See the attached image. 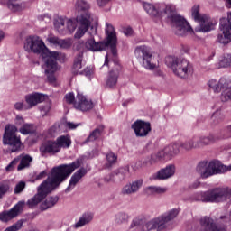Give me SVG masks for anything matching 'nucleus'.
<instances>
[{"label": "nucleus", "instance_id": "obj_41", "mask_svg": "<svg viewBox=\"0 0 231 231\" xmlns=\"http://www.w3.org/2000/svg\"><path fill=\"white\" fill-rule=\"evenodd\" d=\"M203 143V138L201 136H195L191 139V145L193 149H199Z\"/></svg>", "mask_w": 231, "mask_h": 231}, {"label": "nucleus", "instance_id": "obj_34", "mask_svg": "<svg viewBox=\"0 0 231 231\" xmlns=\"http://www.w3.org/2000/svg\"><path fill=\"white\" fill-rule=\"evenodd\" d=\"M169 190L167 187L162 186H150L146 188L147 194H165Z\"/></svg>", "mask_w": 231, "mask_h": 231}, {"label": "nucleus", "instance_id": "obj_16", "mask_svg": "<svg viewBox=\"0 0 231 231\" xmlns=\"http://www.w3.org/2000/svg\"><path fill=\"white\" fill-rule=\"evenodd\" d=\"M131 127L137 138H146L152 131L151 123L143 120H136L132 124Z\"/></svg>", "mask_w": 231, "mask_h": 231}, {"label": "nucleus", "instance_id": "obj_20", "mask_svg": "<svg viewBox=\"0 0 231 231\" xmlns=\"http://www.w3.org/2000/svg\"><path fill=\"white\" fill-rule=\"evenodd\" d=\"M48 98V96L39 92H33L25 96V102L28 106V109H32L38 104H42L44 100Z\"/></svg>", "mask_w": 231, "mask_h": 231}, {"label": "nucleus", "instance_id": "obj_52", "mask_svg": "<svg viewBox=\"0 0 231 231\" xmlns=\"http://www.w3.org/2000/svg\"><path fill=\"white\" fill-rule=\"evenodd\" d=\"M214 142H216V137H214V135H208L204 138L205 145H209V143H214Z\"/></svg>", "mask_w": 231, "mask_h": 231}, {"label": "nucleus", "instance_id": "obj_8", "mask_svg": "<svg viewBox=\"0 0 231 231\" xmlns=\"http://www.w3.org/2000/svg\"><path fill=\"white\" fill-rule=\"evenodd\" d=\"M17 126L15 125H7L5 127V133L3 135L4 145H10L11 152H16L21 149L23 143H21V136L17 135Z\"/></svg>", "mask_w": 231, "mask_h": 231}, {"label": "nucleus", "instance_id": "obj_7", "mask_svg": "<svg viewBox=\"0 0 231 231\" xmlns=\"http://www.w3.org/2000/svg\"><path fill=\"white\" fill-rule=\"evenodd\" d=\"M178 214H180V211L177 208H173L144 225H139L137 226V231H150L154 230V228H157L159 231L165 230L169 221L175 219Z\"/></svg>", "mask_w": 231, "mask_h": 231}, {"label": "nucleus", "instance_id": "obj_63", "mask_svg": "<svg viewBox=\"0 0 231 231\" xmlns=\"http://www.w3.org/2000/svg\"><path fill=\"white\" fill-rule=\"evenodd\" d=\"M3 39H5V32L0 30V42L3 41Z\"/></svg>", "mask_w": 231, "mask_h": 231}, {"label": "nucleus", "instance_id": "obj_4", "mask_svg": "<svg viewBox=\"0 0 231 231\" xmlns=\"http://www.w3.org/2000/svg\"><path fill=\"white\" fill-rule=\"evenodd\" d=\"M89 8H91V5L86 0H77L75 9L82 13L76 18L78 29L74 35L75 39H82L88 30L91 28L93 21H95V15L89 12Z\"/></svg>", "mask_w": 231, "mask_h": 231}, {"label": "nucleus", "instance_id": "obj_56", "mask_svg": "<svg viewBox=\"0 0 231 231\" xmlns=\"http://www.w3.org/2000/svg\"><path fill=\"white\" fill-rule=\"evenodd\" d=\"M46 176H48V172L43 171L36 176V180H43V178H46Z\"/></svg>", "mask_w": 231, "mask_h": 231}, {"label": "nucleus", "instance_id": "obj_59", "mask_svg": "<svg viewBox=\"0 0 231 231\" xmlns=\"http://www.w3.org/2000/svg\"><path fill=\"white\" fill-rule=\"evenodd\" d=\"M23 107H24V103H23V102H17L14 104V108L17 111H21L23 109Z\"/></svg>", "mask_w": 231, "mask_h": 231}, {"label": "nucleus", "instance_id": "obj_10", "mask_svg": "<svg viewBox=\"0 0 231 231\" xmlns=\"http://www.w3.org/2000/svg\"><path fill=\"white\" fill-rule=\"evenodd\" d=\"M104 66H115V69H113L107 75L106 79V88H116V84H118V76L120 75V64H118V61H116V57H114L112 60H109V54L106 55L105 58V64Z\"/></svg>", "mask_w": 231, "mask_h": 231}, {"label": "nucleus", "instance_id": "obj_47", "mask_svg": "<svg viewBox=\"0 0 231 231\" xmlns=\"http://www.w3.org/2000/svg\"><path fill=\"white\" fill-rule=\"evenodd\" d=\"M75 100H77V98H75V94L73 93H68L65 96V101L67 102V104H73V106H75Z\"/></svg>", "mask_w": 231, "mask_h": 231}, {"label": "nucleus", "instance_id": "obj_38", "mask_svg": "<svg viewBox=\"0 0 231 231\" xmlns=\"http://www.w3.org/2000/svg\"><path fill=\"white\" fill-rule=\"evenodd\" d=\"M116 160H118V157L112 152H109L106 154V168L109 169V167H113L115 163H116Z\"/></svg>", "mask_w": 231, "mask_h": 231}, {"label": "nucleus", "instance_id": "obj_6", "mask_svg": "<svg viewBox=\"0 0 231 231\" xmlns=\"http://www.w3.org/2000/svg\"><path fill=\"white\" fill-rule=\"evenodd\" d=\"M166 64L179 79H189L194 73V68L189 60L183 58L168 57Z\"/></svg>", "mask_w": 231, "mask_h": 231}, {"label": "nucleus", "instance_id": "obj_25", "mask_svg": "<svg viewBox=\"0 0 231 231\" xmlns=\"http://www.w3.org/2000/svg\"><path fill=\"white\" fill-rule=\"evenodd\" d=\"M204 229L205 231H226V226L221 224L216 225L210 217H205Z\"/></svg>", "mask_w": 231, "mask_h": 231}, {"label": "nucleus", "instance_id": "obj_54", "mask_svg": "<svg viewBox=\"0 0 231 231\" xmlns=\"http://www.w3.org/2000/svg\"><path fill=\"white\" fill-rule=\"evenodd\" d=\"M57 131H59V125H54L53 126H51L49 129V133L51 136H55V133H57Z\"/></svg>", "mask_w": 231, "mask_h": 231}, {"label": "nucleus", "instance_id": "obj_46", "mask_svg": "<svg viewBox=\"0 0 231 231\" xmlns=\"http://www.w3.org/2000/svg\"><path fill=\"white\" fill-rule=\"evenodd\" d=\"M8 190H10V186L7 183L0 184V199L6 194V192H8Z\"/></svg>", "mask_w": 231, "mask_h": 231}, {"label": "nucleus", "instance_id": "obj_12", "mask_svg": "<svg viewBox=\"0 0 231 231\" xmlns=\"http://www.w3.org/2000/svg\"><path fill=\"white\" fill-rule=\"evenodd\" d=\"M180 143H174L166 146L164 149L160 150L156 153L152 155L151 163H158L165 160V158H174L177 154H180Z\"/></svg>", "mask_w": 231, "mask_h": 231}, {"label": "nucleus", "instance_id": "obj_13", "mask_svg": "<svg viewBox=\"0 0 231 231\" xmlns=\"http://www.w3.org/2000/svg\"><path fill=\"white\" fill-rule=\"evenodd\" d=\"M220 33L217 35V42L230 44L231 42V12L227 13V19L221 18L219 23Z\"/></svg>", "mask_w": 231, "mask_h": 231}, {"label": "nucleus", "instance_id": "obj_42", "mask_svg": "<svg viewBox=\"0 0 231 231\" xmlns=\"http://www.w3.org/2000/svg\"><path fill=\"white\" fill-rule=\"evenodd\" d=\"M47 41L48 42H50V44L55 46V48H59L60 42V39L59 37L54 35H49Z\"/></svg>", "mask_w": 231, "mask_h": 231}, {"label": "nucleus", "instance_id": "obj_43", "mask_svg": "<svg viewBox=\"0 0 231 231\" xmlns=\"http://www.w3.org/2000/svg\"><path fill=\"white\" fill-rule=\"evenodd\" d=\"M101 134V131L100 129H95L90 134L89 136L87 138L86 142H95V140H97V138H99Z\"/></svg>", "mask_w": 231, "mask_h": 231}, {"label": "nucleus", "instance_id": "obj_45", "mask_svg": "<svg viewBox=\"0 0 231 231\" xmlns=\"http://www.w3.org/2000/svg\"><path fill=\"white\" fill-rule=\"evenodd\" d=\"M26 123L24 122V117L22 116H16L14 118V126L23 127Z\"/></svg>", "mask_w": 231, "mask_h": 231}, {"label": "nucleus", "instance_id": "obj_64", "mask_svg": "<svg viewBox=\"0 0 231 231\" xmlns=\"http://www.w3.org/2000/svg\"><path fill=\"white\" fill-rule=\"evenodd\" d=\"M227 130L229 131V133H231V125L227 127Z\"/></svg>", "mask_w": 231, "mask_h": 231}, {"label": "nucleus", "instance_id": "obj_48", "mask_svg": "<svg viewBox=\"0 0 231 231\" xmlns=\"http://www.w3.org/2000/svg\"><path fill=\"white\" fill-rule=\"evenodd\" d=\"M25 187L26 183L24 181H20L14 188V194H21V191L24 190Z\"/></svg>", "mask_w": 231, "mask_h": 231}, {"label": "nucleus", "instance_id": "obj_53", "mask_svg": "<svg viewBox=\"0 0 231 231\" xmlns=\"http://www.w3.org/2000/svg\"><path fill=\"white\" fill-rule=\"evenodd\" d=\"M94 73L93 69L91 68H86L82 70V73H79V75H85L86 77H91Z\"/></svg>", "mask_w": 231, "mask_h": 231}, {"label": "nucleus", "instance_id": "obj_9", "mask_svg": "<svg viewBox=\"0 0 231 231\" xmlns=\"http://www.w3.org/2000/svg\"><path fill=\"white\" fill-rule=\"evenodd\" d=\"M134 54L135 57L142 61V64L145 69H156V60H154V56H152L151 48L145 45H141L136 47Z\"/></svg>", "mask_w": 231, "mask_h": 231}, {"label": "nucleus", "instance_id": "obj_55", "mask_svg": "<svg viewBox=\"0 0 231 231\" xmlns=\"http://www.w3.org/2000/svg\"><path fill=\"white\" fill-rule=\"evenodd\" d=\"M220 221H223V223H227L228 221L231 220V211L229 213V217H226V215H222L219 217Z\"/></svg>", "mask_w": 231, "mask_h": 231}, {"label": "nucleus", "instance_id": "obj_40", "mask_svg": "<svg viewBox=\"0 0 231 231\" xmlns=\"http://www.w3.org/2000/svg\"><path fill=\"white\" fill-rule=\"evenodd\" d=\"M39 110L42 116H46L51 110V102H48L45 105L40 106Z\"/></svg>", "mask_w": 231, "mask_h": 231}, {"label": "nucleus", "instance_id": "obj_35", "mask_svg": "<svg viewBox=\"0 0 231 231\" xmlns=\"http://www.w3.org/2000/svg\"><path fill=\"white\" fill-rule=\"evenodd\" d=\"M35 132V125L32 123H25L22 127L19 128L21 134H32Z\"/></svg>", "mask_w": 231, "mask_h": 231}, {"label": "nucleus", "instance_id": "obj_5", "mask_svg": "<svg viewBox=\"0 0 231 231\" xmlns=\"http://www.w3.org/2000/svg\"><path fill=\"white\" fill-rule=\"evenodd\" d=\"M106 34V43L103 42H95V39L90 38L85 42V48L90 51H102L106 50V46H109L113 57H116V32L115 27L109 23H106L105 29Z\"/></svg>", "mask_w": 231, "mask_h": 231}, {"label": "nucleus", "instance_id": "obj_60", "mask_svg": "<svg viewBox=\"0 0 231 231\" xmlns=\"http://www.w3.org/2000/svg\"><path fill=\"white\" fill-rule=\"evenodd\" d=\"M111 0H97L98 6H106Z\"/></svg>", "mask_w": 231, "mask_h": 231}, {"label": "nucleus", "instance_id": "obj_26", "mask_svg": "<svg viewBox=\"0 0 231 231\" xmlns=\"http://www.w3.org/2000/svg\"><path fill=\"white\" fill-rule=\"evenodd\" d=\"M93 221V213L85 212L83 213L79 220L74 224V228H82V226H86V225H89Z\"/></svg>", "mask_w": 231, "mask_h": 231}, {"label": "nucleus", "instance_id": "obj_51", "mask_svg": "<svg viewBox=\"0 0 231 231\" xmlns=\"http://www.w3.org/2000/svg\"><path fill=\"white\" fill-rule=\"evenodd\" d=\"M196 172L200 176V178H203V162H199L196 167Z\"/></svg>", "mask_w": 231, "mask_h": 231}, {"label": "nucleus", "instance_id": "obj_58", "mask_svg": "<svg viewBox=\"0 0 231 231\" xmlns=\"http://www.w3.org/2000/svg\"><path fill=\"white\" fill-rule=\"evenodd\" d=\"M138 226H140V225L136 220H133L132 223L130 224V229L135 228V231H138Z\"/></svg>", "mask_w": 231, "mask_h": 231}, {"label": "nucleus", "instance_id": "obj_29", "mask_svg": "<svg viewBox=\"0 0 231 231\" xmlns=\"http://www.w3.org/2000/svg\"><path fill=\"white\" fill-rule=\"evenodd\" d=\"M56 143L60 151H61V149H69V147H71V136L60 135L56 139Z\"/></svg>", "mask_w": 231, "mask_h": 231}, {"label": "nucleus", "instance_id": "obj_39", "mask_svg": "<svg viewBox=\"0 0 231 231\" xmlns=\"http://www.w3.org/2000/svg\"><path fill=\"white\" fill-rule=\"evenodd\" d=\"M71 44H73V40L67 38V39H60V45L58 48H61L66 50L68 48H71Z\"/></svg>", "mask_w": 231, "mask_h": 231}, {"label": "nucleus", "instance_id": "obj_1", "mask_svg": "<svg viewBox=\"0 0 231 231\" xmlns=\"http://www.w3.org/2000/svg\"><path fill=\"white\" fill-rule=\"evenodd\" d=\"M82 165V161L79 159L69 164H61L54 167L51 171V175L43 181L37 189V194L27 201L30 208L37 207L46 196L55 190L66 178L71 176L76 169Z\"/></svg>", "mask_w": 231, "mask_h": 231}, {"label": "nucleus", "instance_id": "obj_2", "mask_svg": "<svg viewBox=\"0 0 231 231\" xmlns=\"http://www.w3.org/2000/svg\"><path fill=\"white\" fill-rule=\"evenodd\" d=\"M23 48L28 53H38L42 55V59L45 63L44 69L47 79L51 82V84H53V82L56 80L53 73L59 69L57 67L59 52L50 51L48 48H46V44H44L42 39L36 35L28 36L25 39Z\"/></svg>", "mask_w": 231, "mask_h": 231}, {"label": "nucleus", "instance_id": "obj_36", "mask_svg": "<svg viewBox=\"0 0 231 231\" xmlns=\"http://www.w3.org/2000/svg\"><path fill=\"white\" fill-rule=\"evenodd\" d=\"M21 0H5V5L12 10V12H19V10L23 9L21 4H19Z\"/></svg>", "mask_w": 231, "mask_h": 231}, {"label": "nucleus", "instance_id": "obj_11", "mask_svg": "<svg viewBox=\"0 0 231 231\" xmlns=\"http://www.w3.org/2000/svg\"><path fill=\"white\" fill-rule=\"evenodd\" d=\"M226 199H231V188H216L204 193V201L221 203Z\"/></svg>", "mask_w": 231, "mask_h": 231}, {"label": "nucleus", "instance_id": "obj_33", "mask_svg": "<svg viewBox=\"0 0 231 231\" xmlns=\"http://www.w3.org/2000/svg\"><path fill=\"white\" fill-rule=\"evenodd\" d=\"M33 158L30 155H21L20 164L18 165L17 170L23 171V169H26V167H30V163H32Z\"/></svg>", "mask_w": 231, "mask_h": 231}, {"label": "nucleus", "instance_id": "obj_14", "mask_svg": "<svg viewBox=\"0 0 231 231\" xmlns=\"http://www.w3.org/2000/svg\"><path fill=\"white\" fill-rule=\"evenodd\" d=\"M228 171H231V164L226 166L219 161H210L205 164L203 178H208L209 176H214V174H224Z\"/></svg>", "mask_w": 231, "mask_h": 231}, {"label": "nucleus", "instance_id": "obj_24", "mask_svg": "<svg viewBox=\"0 0 231 231\" xmlns=\"http://www.w3.org/2000/svg\"><path fill=\"white\" fill-rule=\"evenodd\" d=\"M143 185V180L142 179L134 180L132 183H128L122 189V194L126 196H131V194H136V192H138V190L142 189Z\"/></svg>", "mask_w": 231, "mask_h": 231}, {"label": "nucleus", "instance_id": "obj_31", "mask_svg": "<svg viewBox=\"0 0 231 231\" xmlns=\"http://www.w3.org/2000/svg\"><path fill=\"white\" fill-rule=\"evenodd\" d=\"M59 201L58 197H49L45 199L44 202L41 204V210H48V208H51V207H55L57 202Z\"/></svg>", "mask_w": 231, "mask_h": 231}, {"label": "nucleus", "instance_id": "obj_49", "mask_svg": "<svg viewBox=\"0 0 231 231\" xmlns=\"http://www.w3.org/2000/svg\"><path fill=\"white\" fill-rule=\"evenodd\" d=\"M64 125L69 130H74L77 127H79V125H80V124H75L73 122L67 121V122H65Z\"/></svg>", "mask_w": 231, "mask_h": 231}, {"label": "nucleus", "instance_id": "obj_3", "mask_svg": "<svg viewBox=\"0 0 231 231\" xmlns=\"http://www.w3.org/2000/svg\"><path fill=\"white\" fill-rule=\"evenodd\" d=\"M191 17L199 26L195 30L190 26V23L181 15L173 16L172 20L175 23V33L179 37H186V35H198L203 32V15L199 14V5H194L191 8Z\"/></svg>", "mask_w": 231, "mask_h": 231}, {"label": "nucleus", "instance_id": "obj_22", "mask_svg": "<svg viewBox=\"0 0 231 231\" xmlns=\"http://www.w3.org/2000/svg\"><path fill=\"white\" fill-rule=\"evenodd\" d=\"M87 172L88 171L84 168H80L79 170H78L71 176L69 182V186L65 189V192H71V190H73V189H75V187H77V183H79V181H80V180H82V178H84V176H86Z\"/></svg>", "mask_w": 231, "mask_h": 231}, {"label": "nucleus", "instance_id": "obj_18", "mask_svg": "<svg viewBox=\"0 0 231 231\" xmlns=\"http://www.w3.org/2000/svg\"><path fill=\"white\" fill-rule=\"evenodd\" d=\"M60 152V149L59 148V144H57V141L48 140L40 146V152L42 156H46V154L55 156V154L59 153Z\"/></svg>", "mask_w": 231, "mask_h": 231}, {"label": "nucleus", "instance_id": "obj_62", "mask_svg": "<svg viewBox=\"0 0 231 231\" xmlns=\"http://www.w3.org/2000/svg\"><path fill=\"white\" fill-rule=\"evenodd\" d=\"M226 8H231V0H224Z\"/></svg>", "mask_w": 231, "mask_h": 231}, {"label": "nucleus", "instance_id": "obj_17", "mask_svg": "<svg viewBox=\"0 0 231 231\" xmlns=\"http://www.w3.org/2000/svg\"><path fill=\"white\" fill-rule=\"evenodd\" d=\"M74 107L77 109V111H82L83 113H86V111H91V109L94 107V105L91 99H88L81 93H78L74 102Z\"/></svg>", "mask_w": 231, "mask_h": 231}, {"label": "nucleus", "instance_id": "obj_15", "mask_svg": "<svg viewBox=\"0 0 231 231\" xmlns=\"http://www.w3.org/2000/svg\"><path fill=\"white\" fill-rule=\"evenodd\" d=\"M54 28L61 35H66L67 33H73L75 32L77 23L71 19L60 17L54 21Z\"/></svg>", "mask_w": 231, "mask_h": 231}, {"label": "nucleus", "instance_id": "obj_57", "mask_svg": "<svg viewBox=\"0 0 231 231\" xmlns=\"http://www.w3.org/2000/svg\"><path fill=\"white\" fill-rule=\"evenodd\" d=\"M124 33H125V35H126L127 37L133 35V28H131V27H126L125 29H124Z\"/></svg>", "mask_w": 231, "mask_h": 231}, {"label": "nucleus", "instance_id": "obj_30", "mask_svg": "<svg viewBox=\"0 0 231 231\" xmlns=\"http://www.w3.org/2000/svg\"><path fill=\"white\" fill-rule=\"evenodd\" d=\"M217 23L210 18L208 15H204L203 17V32H212L216 30V25Z\"/></svg>", "mask_w": 231, "mask_h": 231}, {"label": "nucleus", "instance_id": "obj_37", "mask_svg": "<svg viewBox=\"0 0 231 231\" xmlns=\"http://www.w3.org/2000/svg\"><path fill=\"white\" fill-rule=\"evenodd\" d=\"M129 221V214L125 212H119L116 215L115 222L116 225H124Z\"/></svg>", "mask_w": 231, "mask_h": 231}, {"label": "nucleus", "instance_id": "obj_50", "mask_svg": "<svg viewBox=\"0 0 231 231\" xmlns=\"http://www.w3.org/2000/svg\"><path fill=\"white\" fill-rule=\"evenodd\" d=\"M20 160L21 159L19 157H17L14 161H12L11 163L6 166L5 171H12V169H14V165H17V163H19Z\"/></svg>", "mask_w": 231, "mask_h": 231}, {"label": "nucleus", "instance_id": "obj_61", "mask_svg": "<svg viewBox=\"0 0 231 231\" xmlns=\"http://www.w3.org/2000/svg\"><path fill=\"white\" fill-rule=\"evenodd\" d=\"M201 186V180H197L193 184H192V188L193 189H198V187Z\"/></svg>", "mask_w": 231, "mask_h": 231}, {"label": "nucleus", "instance_id": "obj_28", "mask_svg": "<svg viewBox=\"0 0 231 231\" xmlns=\"http://www.w3.org/2000/svg\"><path fill=\"white\" fill-rule=\"evenodd\" d=\"M143 6L148 15H151L152 17H161L160 5H153L149 3H143Z\"/></svg>", "mask_w": 231, "mask_h": 231}, {"label": "nucleus", "instance_id": "obj_32", "mask_svg": "<svg viewBox=\"0 0 231 231\" xmlns=\"http://www.w3.org/2000/svg\"><path fill=\"white\" fill-rule=\"evenodd\" d=\"M217 68H231V54H223L217 63Z\"/></svg>", "mask_w": 231, "mask_h": 231}, {"label": "nucleus", "instance_id": "obj_44", "mask_svg": "<svg viewBox=\"0 0 231 231\" xmlns=\"http://www.w3.org/2000/svg\"><path fill=\"white\" fill-rule=\"evenodd\" d=\"M179 145L180 149H184L185 151H192V141H185L183 142H179Z\"/></svg>", "mask_w": 231, "mask_h": 231}, {"label": "nucleus", "instance_id": "obj_23", "mask_svg": "<svg viewBox=\"0 0 231 231\" xmlns=\"http://www.w3.org/2000/svg\"><path fill=\"white\" fill-rule=\"evenodd\" d=\"M159 8H161V17L162 15H168L169 19L171 21L172 26L174 28V32H176V23H174L173 17L175 15H180L174 14L176 12V6L172 5H165V4H160Z\"/></svg>", "mask_w": 231, "mask_h": 231}, {"label": "nucleus", "instance_id": "obj_19", "mask_svg": "<svg viewBox=\"0 0 231 231\" xmlns=\"http://www.w3.org/2000/svg\"><path fill=\"white\" fill-rule=\"evenodd\" d=\"M23 208H24V203L18 202L11 210L0 213V221L7 223V221L14 219V217H17Z\"/></svg>", "mask_w": 231, "mask_h": 231}, {"label": "nucleus", "instance_id": "obj_21", "mask_svg": "<svg viewBox=\"0 0 231 231\" xmlns=\"http://www.w3.org/2000/svg\"><path fill=\"white\" fill-rule=\"evenodd\" d=\"M176 174V165L169 164L153 175V180H169Z\"/></svg>", "mask_w": 231, "mask_h": 231}, {"label": "nucleus", "instance_id": "obj_27", "mask_svg": "<svg viewBox=\"0 0 231 231\" xmlns=\"http://www.w3.org/2000/svg\"><path fill=\"white\" fill-rule=\"evenodd\" d=\"M83 57H84V53L79 52L74 60L72 71H73V73H75V75H80V73H82V71H83L82 68H84L86 66V63L82 60Z\"/></svg>", "mask_w": 231, "mask_h": 231}]
</instances>
